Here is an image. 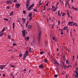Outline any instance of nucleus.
Masks as SVG:
<instances>
[{
  "instance_id": "f257e3e1",
  "label": "nucleus",
  "mask_w": 78,
  "mask_h": 78,
  "mask_svg": "<svg viewBox=\"0 0 78 78\" xmlns=\"http://www.w3.org/2000/svg\"><path fill=\"white\" fill-rule=\"evenodd\" d=\"M38 36L37 37V39H38V44H39L40 43V40L41 39V31L40 30V29H38Z\"/></svg>"
},
{
  "instance_id": "f03ea898",
  "label": "nucleus",
  "mask_w": 78,
  "mask_h": 78,
  "mask_svg": "<svg viewBox=\"0 0 78 78\" xmlns=\"http://www.w3.org/2000/svg\"><path fill=\"white\" fill-rule=\"evenodd\" d=\"M28 51H26L24 55V57L23 58V60H24L25 59L27 58L26 56H28Z\"/></svg>"
},
{
  "instance_id": "7ed1b4c3",
  "label": "nucleus",
  "mask_w": 78,
  "mask_h": 78,
  "mask_svg": "<svg viewBox=\"0 0 78 78\" xmlns=\"http://www.w3.org/2000/svg\"><path fill=\"white\" fill-rule=\"evenodd\" d=\"M34 6V4H32L30 7L28 8V11H31V10H33L32 8H33Z\"/></svg>"
},
{
  "instance_id": "20e7f679",
  "label": "nucleus",
  "mask_w": 78,
  "mask_h": 78,
  "mask_svg": "<svg viewBox=\"0 0 78 78\" xmlns=\"http://www.w3.org/2000/svg\"><path fill=\"white\" fill-rule=\"evenodd\" d=\"M63 65H61L62 68H64L66 69V68H68V67L67 66L66 64L64 63H63L62 64Z\"/></svg>"
},
{
  "instance_id": "39448f33",
  "label": "nucleus",
  "mask_w": 78,
  "mask_h": 78,
  "mask_svg": "<svg viewBox=\"0 0 78 78\" xmlns=\"http://www.w3.org/2000/svg\"><path fill=\"white\" fill-rule=\"evenodd\" d=\"M30 5V1L29 0H28L27 1L26 4V7L27 8H28V6H29V5Z\"/></svg>"
},
{
  "instance_id": "423d86ee",
  "label": "nucleus",
  "mask_w": 78,
  "mask_h": 78,
  "mask_svg": "<svg viewBox=\"0 0 78 78\" xmlns=\"http://www.w3.org/2000/svg\"><path fill=\"white\" fill-rule=\"evenodd\" d=\"M26 31V30H24L23 31H22V34H23V37H25V36L26 35H25V32Z\"/></svg>"
},
{
  "instance_id": "0eeeda50",
  "label": "nucleus",
  "mask_w": 78,
  "mask_h": 78,
  "mask_svg": "<svg viewBox=\"0 0 78 78\" xmlns=\"http://www.w3.org/2000/svg\"><path fill=\"white\" fill-rule=\"evenodd\" d=\"M6 3L7 4H10V5H11L12 3V2H11V0H9V1H7Z\"/></svg>"
},
{
  "instance_id": "6e6552de",
  "label": "nucleus",
  "mask_w": 78,
  "mask_h": 78,
  "mask_svg": "<svg viewBox=\"0 0 78 78\" xmlns=\"http://www.w3.org/2000/svg\"><path fill=\"white\" fill-rule=\"evenodd\" d=\"M22 20H23V24H25V22L26 21V19L23 18H22Z\"/></svg>"
},
{
  "instance_id": "1a4fd4ad",
  "label": "nucleus",
  "mask_w": 78,
  "mask_h": 78,
  "mask_svg": "<svg viewBox=\"0 0 78 78\" xmlns=\"http://www.w3.org/2000/svg\"><path fill=\"white\" fill-rule=\"evenodd\" d=\"M73 23V21L69 22L68 23V24H69V26H73V24H72V23Z\"/></svg>"
},
{
  "instance_id": "9d476101",
  "label": "nucleus",
  "mask_w": 78,
  "mask_h": 78,
  "mask_svg": "<svg viewBox=\"0 0 78 78\" xmlns=\"http://www.w3.org/2000/svg\"><path fill=\"white\" fill-rule=\"evenodd\" d=\"M54 62H55V64H56V65H57V66H59V63H58V62L56 61H54Z\"/></svg>"
},
{
  "instance_id": "9b49d317",
  "label": "nucleus",
  "mask_w": 78,
  "mask_h": 78,
  "mask_svg": "<svg viewBox=\"0 0 78 78\" xmlns=\"http://www.w3.org/2000/svg\"><path fill=\"white\" fill-rule=\"evenodd\" d=\"M39 68H41L42 69L44 68V66H43L42 64H40L39 65Z\"/></svg>"
},
{
  "instance_id": "f8f14e48",
  "label": "nucleus",
  "mask_w": 78,
  "mask_h": 78,
  "mask_svg": "<svg viewBox=\"0 0 78 78\" xmlns=\"http://www.w3.org/2000/svg\"><path fill=\"white\" fill-rule=\"evenodd\" d=\"M4 34V33H3L1 31L0 32V36H1V37H2V36H3V35Z\"/></svg>"
},
{
  "instance_id": "ddd939ff",
  "label": "nucleus",
  "mask_w": 78,
  "mask_h": 78,
  "mask_svg": "<svg viewBox=\"0 0 78 78\" xmlns=\"http://www.w3.org/2000/svg\"><path fill=\"white\" fill-rule=\"evenodd\" d=\"M32 28V26L31 25H28V28L29 29H30V30H31V28Z\"/></svg>"
},
{
  "instance_id": "4468645a",
  "label": "nucleus",
  "mask_w": 78,
  "mask_h": 78,
  "mask_svg": "<svg viewBox=\"0 0 78 78\" xmlns=\"http://www.w3.org/2000/svg\"><path fill=\"white\" fill-rule=\"evenodd\" d=\"M20 5L19 4H16V6L17 7H16L17 8H19V7H20Z\"/></svg>"
},
{
  "instance_id": "2eb2a0df",
  "label": "nucleus",
  "mask_w": 78,
  "mask_h": 78,
  "mask_svg": "<svg viewBox=\"0 0 78 78\" xmlns=\"http://www.w3.org/2000/svg\"><path fill=\"white\" fill-rule=\"evenodd\" d=\"M72 8H73V9H74V10H75L76 11H77V8H75L73 7V6H72Z\"/></svg>"
},
{
  "instance_id": "dca6fc26",
  "label": "nucleus",
  "mask_w": 78,
  "mask_h": 78,
  "mask_svg": "<svg viewBox=\"0 0 78 78\" xmlns=\"http://www.w3.org/2000/svg\"><path fill=\"white\" fill-rule=\"evenodd\" d=\"M3 66L2 65L0 66V70H3Z\"/></svg>"
},
{
  "instance_id": "f3484780",
  "label": "nucleus",
  "mask_w": 78,
  "mask_h": 78,
  "mask_svg": "<svg viewBox=\"0 0 78 78\" xmlns=\"http://www.w3.org/2000/svg\"><path fill=\"white\" fill-rule=\"evenodd\" d=\"M73 25H75V26H76V27H78V25H77V23H74L73 24Z\"/></svg>"
},
{
  "instance_id": "a211bd4d",
  "label": "nucleus",
  "mask_w": 78,
  "mask_h": 78,
  "mask_svg": "<svg viewBox=\"0 0 78 78\" xmlns=\"http://www.w3.org/2000/svg\"><path fill=\"white\" fill-rule=\"evenodd\" d=\"M13 15V11H12L10 13V16H12Z\"/></svg>"
},
{
  "instance_id": "6ab92c4d",
  "label": "nucleus",
  "mask_w": 78,
  "mask_h": 78,
  "mask_svg": "<svg viewBox=\"0 0 78 78\" xmlns=\"http://www.w3.org/2000/svg\"><path fill=\"white\" fill-rule=\"evenodd\" d=\"M15 25V23H13L12 24L13 29H14V27H15V25Z\"/></svg>"
},
{
  "instance_id": "aec40b11",
  "label": "nucleus",
  "mask_w": 78,
  "mask_h": 78,
  "mask_svg": "<svg viewBox=\"0 0 78 78\" xmlns=\"http://www.w3.org/2000/svg\"><path fill=\"white\" fill-rule=\"evenodd\" d=\"M60 30H61V32L60 33L61 34H62V35H63V34H64L62 32V29H60Z\"/></svg>"
},
{
  "instance_id": "412c9836",
  "label": "nucleus",
  "mask_w": 78,
  "mask_h": 78,
  "mask_svg": "<svg viewBox=\"0 0 78 78\" xmlns=\"http://www.w3.org/2000/svg\"><path fill=\"white\" fill-rule=\"evenodd\" d=\"M8 39H11V36H10V35H8Z\"/></svg>"
},
{
  "instance_id": "4be33fe9",
  "label": "nucleus",
  "mask_w": 78,
  "mask_h": 78,
  "mask_svg": "<svg viewBox=\"0 0 78 78\" xmlns=\"http://www.w3.org/2000/svg\"><path fill=\"white\" fill-rule=\"evenodd\" d=\"M67 14L68 16V17H70V16L69 15L70 14L69 13V12H67Z\"/></svg>"
},
{
  "instance_id": "5701e85b",
  "label": "nucleus",
  "mask_w": 78,
  "mask_h": 78,
  "mask_svg": "<svg viewBox=\"0 0 78 78\" xmlns=\"http://www.w3.org/2000/svg\"><path fill=\"white\" fill-rule=\"evenodd\" d=\"M66 5H68L69 6H70V5H69V1H67L66 2Z\"/></svg>"
},
{
  "instance_id": "b1692460",
  "label": "nucleus",
  "mask_w": 78,
  "mask_h": 78,
  "mask_svg": "<svg viewBox=\"0 0 78 78\" xmlns=\"http://www.w3.org/2000/svg\"><path fill=\"white\" fill-rule=\"evenodd\" d=\"M29 17H32V13H30L29 15Z\"/></svg>"
},
{
  "instance_id": "393cba45",
  "label": "nucleus",
  "mask_w": 78,
  "mask_h": 78,
  "mask_svg": "<svg viewBox=\"0 0 78 78\" xmlns=\"http://www.w3.org/2000/svg\"><path fill=\"white\" fill-rule=\"evenodd\" d=\"M5 31V28H4L2 30V31L1 32H4Z\"/></svg>"
},
{
  "instance_id": "a878e982",
  "label": "nucleus",
  "mask_w": 78,
  "mask_h": 78,
  "mask_svg": "<svg viewBox=\"0 0 78 78\" xmlns=\"http://www.w3.org/2000/svg\"><path fill=\"white\" fill-rule=\"evenodd\" d=\"M10 66L11 67H16V66L12 65L11 64H10Z\"/></svg>"
},
{
  "instance_id": "bb28decb",
  "label": "nucleus",
  "mask_w": 78,
  "mask_h": 78,
  "mask_svg": "<svg viewBox=\"0 0 78 78\" xmlns=\"http://www.w3.org/2000/svg\"><path fill=\"white\" fill-rule=\"evenodd\" d=\"M74 73H76V74H78V72L76 70H75L74 71Z\"/></svg>"
},
{
  "instance_id": "cd10ccee",
  "label": "nucleus",
  "mask_w": 78,
  "mask_h": 78,
  "mask_svg": "<svg viewBox=\"0 0 78 78\" xmlns=\"http://www.w3.org/2000/svg\"><path fill=\"white\" fill-rule=\"evenodd\" d=\"M23 13L24 14H26V12H25V11L23 10Z\"/></svg>"
},
{
  "instance_id": "c85d7f7f",
  "label": "nucleus",
  "mask_w": 78,
  "mask_h": 78,
  "mask_svg": "<svg viewBox=\"0 0 78 78\" xmlns=\"http://www.w3.org/2000/svg\"><path fill=\"white\" fill-rule=\"evenodd\" d=\"M13 2L14 3H17V0H14Z\"/></svg>"
},
{
  "instance_id": "c756f323",
  "label": "nucleus",
  "mask_w": 78,
  "mask_h": 78,
  "mask_svg": "<svg viewBox=\"0 0 78 78\" xmlns=\"http://www.w3.org/2000/svg\"><path fill=\"white\" fill-rule=\"evenodd\" d=\"M4 20H6V21H8V19L6 18H4Z\"/></svg>"
},
{
  "instance_id": "7c9ffc66",
  "label": "nucleus",
  "mask_w": 78,
  "mask_h": 78,
  "mask_svg": "<svg viewBox=\"0 0 78 78\" xmlns=\"http://www.w3.org/2000/svg\"><path fill=\"white\" fill-rule=\"evenodd\" d=\"M54 77H55V78H57L58 75H54Z\"/></svg>"
},
{
  "instance_id": "2f4dec72",
  "label": "nucleus",
  "mask_w": 78,
  "mask_h": 78,
  "mask_svg": "<svg viewBox=\"0 0 78 78\" xmlns=\"http://www.w3.org/2000/svg\"><path fill=\"white\" fill-rule=\"evenodd\" d=\"M20 57H22V54H19Z\"/></svg>"
},
{
  "instance_id": "473e14b6",
  "label": "nucleus",
  "mask_w": 78,
  "mask_h": 78,
  "mask_svg": "<svg viewBox=\"0 0 78 78\" xmlns=\"http://www.w3.org/2000/svg\"><path fill=\"white\" fill-rule=\"evenodd\" d=\"M78 73L77 74H76V75H75V77H76V78H77V76H78Z\"/></svg>"
},
{
  "instance_id": "72a5a7b5",
  "label": "nucleus",
  "mask_w": 78,
  "mask_h": 78,
  "mask_svg": "<svg viewBox=\"0 0 78 78\" xmlns=\"http://www.w3.org/2000/svg\"><path fill=\"white\" fill-rule=\"evenodd\" d=\"M17 45V44L16 43H13L12 44V45L13 46H15V45Z\"/></svg>"
},
{
  "instance_id": "f704fd0d",
  "label": "nucleus",
  "mask_w": 78,
  "mask_h": 78,
  "mask_svg": "<svg viewBox=\"0 0 78 78\" xmlns=\"http://www.w3.org/2000/svg\"><path fill=\"white\" fill-rule=\"evenodd\" d=\"M44 61L45 62H47V59H44Z\"/></svg>"
},
{
  "instance_id": "c9c22d12",
  "label": "nucleus",
  "mask_w": 78,
  "mask_h": 78,
  "mask_svg": "<svg viewBox=\"0 0 78 78\" xmlns=\"http://www.w3.org/2000/svg\"><path fill=\"white\" fill-rule=\"evenodd\" d=\"M63 58L64 60H65V59H66V57L65 56H63Z\"/></svg>"
},
{
  "instance_id": "e433bc0d",
  "label": "nucleus",
  "mask_w": 78,
  "mask_h": 78,
  "mask_svg": "<svg viewBox=\"0 0 78 78\" xmlns=\"http://www.w3.org/2000/svg\"><path fill=\"white\" fill-rule=\"evenodd\" d=\"M34 12H37V10L35 9H34Z\"/></svg>"
},
{
  "instance_id": "4c0bfd02",
  "label": "nucleus",
  "mask_w": 78,
  "mask_h": 78,
  "mask_svg": "<svg viewBox=\"0 0 78 78\" xmlns=\"http://www.w3.org/2000/svg\"><path fill=\"white\" fill-rule=\"evenodd\" d=\"M43 53H44V52L43 51H41V52H40V54H41V55H42V54H43Z\"/></svg>"
},
{
  "instance_id": "58836bf2",
  "label": "nucleus",
  "mask_w": 78,
  "mask_h": 78,
  "mask_svg": "<svg viewBox=\"0 0 78 78\" xmlns=\"http://www.w3.org/2000/svg\"><path fill=\"white\" fill-rule=\"evenodd\" d=\"M7 9H9V8H10V6H7Z\"/></svg>"
},
{
  "instance_id": "ea45409f",
  "label": "nucleus",
  "mask_w": 78,
  "mask_h": 78,
  "mask_svg": "<svg viewBox=\"0 0 78 78\" xmlns=\"http://www.w3.org/2000/svg\"><path fill=\"white\" fill-rule=\"evenodd\" d=\"M29 39H30V38H29V37H27V40H29Z\"/></svg>"
},
{
  "instance_id": "a19ab883",
  "label": "nucleus",
  "mask_w": 78,
  "mask_h": 78,
  "mask_svg": "<svg viewBox=\"0 0 78 78\" xmlns=\"http://www.w3.org/2000/svg\"><path fill=\"white\" fill-rule=\"evenodd\" d=\"M69 62V60H67L66 61V64H68V62Z\"/></svg>"
},
{
  "instance_id": "79ce46f5",
  "label": "nucleus",
  "mask_w": 78,
  "mask_h": 78,
  "mask_svg": "<svg viewBox=\"0 0 78 78\" xmlns=\"http://www.w3.org/2000/svg\"><path fill=\"white\" fill-rule=\"evenodd\" d=\"M58 16H61V13L60 14V13H59V14H58Z\"/></svg>"
},
{
  "instance_id": "37998d69",
  "label": "nucleus",
  "mask_w": 78,
  "mask_h": 78,
  "mask_svg": "<svg viewBox=\"0 0 78 78\" xmlns=\"http://www.w3.org/2000/svg\"><path fill=\"white\" fill-rule=\"evenodd\" d=\"M73 60L72 61H73L75 59V58H74V56H73Z\"/></svg>"
},
{
  "instance_id": "c03bdc74",
  "label": "nucleus",
  "mask_w": 78,
  "mask_h": 78,
  "mask_svg": "<svg viewBox=\"0 0 78 78\" xmlns=\"http://www.w3.org/2000/svg\"><path fill=\"white\" fill-rule=\"evenodd\" d=\"M54 27V26H53V25H52V26H51V28L52 29H53V28Z\"/></svg>"
},
{
  "instance_id": "a18cd8bd",
  "label": "nucleus",
  "mask_w": 78,
  "mask_h": 78,
  "mask_svg": "<svg viewBox=\"0 0 78 78\" xmlns=\"http://www.w3.org/2000/svg\"><path fill=\"white\" fill-rule=\"evenodd\" d=\"M46 6H45L44 7V11H45V9H46V8H45Z\"/></svg>"
},
{
  "instance_id": "49530a36",
  "label": "nucleus",
  "mask_w": 78,
  "mask_h": 78,
  "mask_svg": "<svg viewBox=\"0 0 78 78\" xmlns=\"http://www.w3.org/2000/svg\"><path fill=\"white\" fill-rule=\"evenodd\" d=\"M59 24H60V21H58V25H59Z\"/></svg>"
},
{
  "instance_id": "de8ad7c7",
  "label": "nucleus",
  "mask_w": 78,
  "mask_h": 78,
  "mask_svg": "<svg viewBox=\"0 0 78 78\" xmlns=\"http://www.w3.org/2000/svg\"><path fill=\"white\" fill-rule=\"evenodd\" d=\"M65 22H66V20H65L64 21H63L62 22V23H65Z\"/></svg>"
},
{
  "instance_id": "09e8293b",
  "label": "nucleus",
  "mask_w": 78,
  "mask_h": 78,
  "mask_svg": "<svg viewBox=\"0 0 78 78\" xmlns=\"http://www.w3.org/2000/svg\"><path fill=\"white\" fill-rule=\"evenodd\" d=\"M55 7L53 6H52V8L53 9H55Z\"/></svg>"
},
{
  "instance_id": "8fccbe9b",
  "label": "nucleus",
  "mask_w": 78,
  "mask_h": 78,
  "mask_svg": "<svg viewBox=\"0 0 78 78\" xmlns=\"http://www.w3.org/2000/svg\"><path fill=\"white\" fill-rule=\"evenodd\" d=\"M31 51V48H29V51Z\"/></svg>"
},
{
  "instance_id": "3c124183",
  "label": "nucleus",
  "mask_w": 78,
  "mask_h": 78,
  "mask_svg": "<svg viewBox=\"0 0 78 78\" xmlns=\"http://www.w3.org/2000/svg\"><path fill=\"white\" fill-rule=\"evenodd\" d=\"M67 28H68V27H66V26H65V30H67Z\"/></svg>"
},
{
  "instance_id": "603ef678",
  "label": "nucleus",
  "mask_w": 78,
  "mask_h": 78,
  "mask_svg": "<svg viewBox=\"0 0 78 78\" xmlns=\"http://www.w3.org/2000/svg\"><path fill=\"white\" fill-rule=\"evenodd\" d=\"M30 20H32V17H30Z\"/></svg>"
},
{
  "instance_id": "864d4df0",
  "label": "nucleus",
  "mask_w": 78,
  "mask_h": 78,
  "mask_svg": "<svg viewBox=\"0 0 78 78\" xmlns=\"http://www.w3.org/2000/svg\"><path fill=\"white\" fill-rule=\"evenodd\" d=\"M53 40L54 41V40H55V37H53Z\"/></svg>"
},
{
  "instance_id": "5fc2aeb1",
  "label": "nucleus",
  "mask_w": 78,
  "mask_h": 78,
  "mask_svg": "<svg viewBox=\"0 0 78 78\" xmlns=\"http://www.w3.org/2000/svg\"><path fill=\"white\" fill-rule=\"evenodd\" d=\"M61 14H63L64 16V15H65V14H66V13H64L63 12H61Z\"/></svg>"
},
{
  "instance_id": "6e6d98bb",
  "label": "nucleus",
  "mask_w": 78,
  "mask_h": 78,
  "mask_svg": "<svg viewBox=\"0 0 78 78\" xmlns=\"http://www.w3.org/2000/svg\"><path fill=\"white\" fill-rule=\"evenodd\" d=\"M28 21H27V23H26V25L28 26Z\"/></svg>"
},
{
  "instance_id": "4d7b16f0",
  "label": "nucleus",
  "mask_w": 78,
  "mask_h": 78,
  "mask_svg": "<svg viewBox=\"0 0 78 78\" xmlns=\"http://www.w3.org/2000/svg\"><path fill=\"white\" fill-rule=\"evenodd\" d=\"M2 66H3V67L4 68V67H5V66H6V65H2Z\"/></svg>"
},
{
  "instance_id": "13d9d810",
  "label": "nucleus",
  "mask_w": 78,
  "mask_h": 78,
  "mask_svg": "<svg viewBox=\"0 0 78 78\" xmlns=\"http://www.w3.org/2000/svg\"><path fill=\"white\" fill-rule=\"evenodd\" d=\"M42 5V3H39V5Z\"/></svg>"
},
{
  "instance_id": "bf43d9fd",
  "label": "nucleus",
  "mask_w": 78,
  "mask_h": 78,
  "mask_svg": "<svg viewBox=\"0 0 78 78\" xmlns=\"http://www.w3.org/2000/svg\"><path fill=\"white\" fill-rule=\"evenodd\" d=\"M47 11H49V9H48V8H47Z\"/></svg>"
},
{
  "instance_id": "052dcab7",
  "label": "nucleus",
  "mask_w": 78,
  "mask_h": 78,
  "mask_svg": "<svg viewBox=\"0 0 78 78\" xmlns=\"http://www.w3.org/2000/svg\"><path fill=\"white\" fill-rule=\"evenodd\" d=\"M63 30H66V27H64V28L63 29Z\"/></svg>"
},
{
  "instance_id": "680f3d73",
  "label": "nucleus",
  "mask_w": 78,
  "mask_h": 78,
  "mask_svg": "<svg viewBox=\"0 0 78 78\" xmlns=\"http://www.w3.org/2000/svg\"><path fill=\"white\" fill-rule=\"evenodd\" d=\"M59 3V2H58L57 3V5H58Z\"/></svg>"
},
{
  "instance_id": "e2e57ef3",
  "label": "nucleus",
  "mask_w": 78,
  "mask_h": 78,
  "mask_svg": "<svg viewBox=\"0 0 78 78\" xmlns=\"http://www.w3.org/2000/svg\"><path fill=\"white\" fill-rule=\"evenodd\" d=\"M60 12V11H58V14L59 15V13Z\"/></svg>"
},
{
  "instance_id": "0e129e2a",
  "label": "nucleus",
  "mask_w": 78,
  "mask_h": 78,
  "mask_svg": "<svg viewBox=\"0 0 78 78\" xmlns=\"http://www.w3.org/2000/svg\"><path fill=\"white\" fill-rule=\"evenodd\" d=\"M56 8H55L54 10V12H55L56 11Z\"/></svg>"
},
{
  "instance_id": "69168bd1",
  "label": "nucleus",
  "mask_w": 78,
  "mask_h": 78,
  "mask_svg": "<svg viewBox=\"0 0 78 78\" xmlns=\"http://www.w3.org/2000/svg\"><path fill=\"white\" fill-rule=\"evenodd\" d=\"M26 69V68H25L24 69V71H27V70Z\"/></svg>"
},
{
  "instance_id": "338daca9",
  "label": "nucleus",
  "mask_w": 78,
  "mask_h": 78,
  "mask_svg": "<svg viewBox=\"0 0 78 78\" xmlns=\"http://www.w3.org/2000/svg\"><path fill=\"white\" fill-rule=\"evenodd\" d=\"M48 3H47L46 4V6H48Z\"/></svg>"
},
{
  "instance_id": "774afa93",
  "label": "nucleus",
  "mask_w": 78,
  "mask_h": 78,
  "mask_svg": "<svg viewBox=\"0 0 78 78\" xmlns=\"http://www.w3.org/2000/svg\"><path fill=\"white\" fill-rule=\"evenodd\" d=\"M11 76H13V74H11Z\"/></svg>"
}]
</instances>
